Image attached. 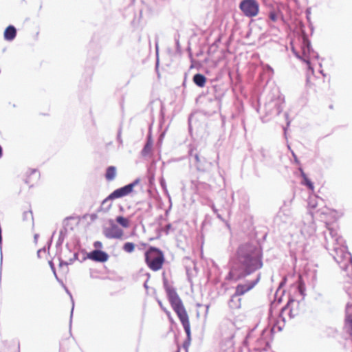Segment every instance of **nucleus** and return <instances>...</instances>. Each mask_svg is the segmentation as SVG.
I'll return each instance as SVG.
<instances>
[{
	"label": "nucleus",
	"mask_w": 352,
	"mask_h": 352,
	"mask_svg": "<svg viewBox=\"0 0 352 352\" xmlns=\"http://www.w3.org/2000/svg\"><path fill=\"white\" fill-rule=\"evenodd\" d=\"M49 264H50V267H51L52 270L53 271H54V263H53V262H52V261H50L49 262Z\"/></svg>",
	"instance_id": "nucleus-23"
},
{
	"label": "nucleus",
	"mask_w": 352,
	"mask_h": 352,
	"mask_svg": "<svg viewBox=\"0 0 352 352\" xmlns=\"http://www.w3.org/2000/svg\"><path fill=\"white\" fill-rule=\"evenodd\" d=\"M177 352H179V351H177Z\"/></svg>",
	"instance_id": "nucleus-32"
},
{
	"label": "nucleus",
	"mask_w": 352,
	"mask_h": 352,
	"mask_svg": "<svg viewBox=\"0 0 352 352\" xmlns=\"http://www.w3.org/2000/svg\"><path fill=\"white\" fill-rule=\"evenodd\" d=\"M317 80L315 76H311L308 77L307 78V86L309 89H314L316 87V81Z\"/></svg>",
	"instance_id": "nucleus-18"
},
{
	"label": "nucleus",
	"mask_w": 352,
	"mask_h": 352,
	"mask_svg": "<svg viewBox=\"0 0 352 352\" xmlns=\"http://www.w3.org/2000/svg\"><path fill=\"white\" fill-rule=\"evenodd\" d=\"M269 18L272 22H276L278 19V14L274 10H272L269 13Z\"/></svg>",
	"instance_id": "nucleus-20"
},
{
	"label": "nucleus",
	"mask_w": 352,
	"mask_h": 352,
	"mask_svg": "<svg viewBox=\"0 0 352 352\" xmlns=\"http://www.w3.org/2000/svg\"><path fill=\"white\" fill-rule=\"evenodd\" d=\"M116 168L113 166H109L106 170L105 178L107 181H112L116 178Z\"/></svg>",
	"instance_id": "nucleus-12"
},
{
	"label": "nucleus",
	"mask_w": 352,
	"mask_h": 352,
	"mask_svg": "<svg viewBox=\"0 0 352 352\" xmlns=\"http://www.w3.org/2000/svg\"><path fill=\"white\" fill-rule=\"evenodd\" d=\"M300 172H301V176L303 178V181H302V184L303 185L307 186L311 191H314V186L313 183L308 179L306 174L304 173V171L302 169H300Z\"/></svg>",
	"instance_id": "nucleus-14"
},
{
	"label": "nucleus",
	"mask_w": 352,
	"mask_h": 352,
	"mask_svg": "<svg viewBox=\"0 0 352 352\" xmlns=\"http://www.w3.org/2000/svg\"><path fill=\"white\" fill-rule=\"evenodd\" d=\"M299 280H300V284H299V289H301V285H302V277L301 276H299Z\"/></svg>",
	"instance_id": "nucleus-24"
},
{
	"label": "nucleus",
	"mask_w": 352,
	"mask_h": 352,
	"mask_svg": "<svg viewBox=\"0 0 352 352\" xmlns=\"http://www.w3.org/2000/svg\"><path fill=\"white\" fill-rule=\"evenodd\" d=\"M333 249H334V250H335L336 252H338V248H334Z\"/></svg>",
	"instance_id": "nucleus-28"
},
{
	"label": "nucleus",
	"mask_w": 352,
	"mask_h": 352,
	"mask_svg": "<svg viewBox=\"0 0 352 352\" xmlns=\"http://www.w3.org/2000/svg\"><path fill=\"white\" fill-rule=\"evenodd\" d=\"M16 34V29L14 26L10 25L8 26L4 32V38L8 41L13 40Z\"/></svg>",
	"instance_id": "nucleus-11"
},
{
	"label": "nucleus",
	"mask_w": 352,
	"mask_h": 352,
	"mask_svg": "<svg viewBox=\"0 0 352 352\" xmlns=\"http://www.w3.org/2000/svg\"><path fill=\"white\" fill-rule=\"evenodd\" d=\"M87 257L94 261L97 262H105L108 260V254L101 250H94L88 254Z\"/></svg>",
	"instance_id": "nucleus-8"
},
{
	"label": "nucleus",
	"mask_w": 352,
	"mask_h": 352,
	"mask_svg": "<svg viewBox=\"0 0 352 352\" xmlns=\"http://www.w3.org/2000/svg\"><path fill=\"white\" fill-rule=\"evenodd\" d=\"M306 62H307V63L309 65H310L309 61H308V60H307V61H306Z\"/></svg>",
	"instance_id": "nucleus-31"
},
{
	"label": "nucleus",
	"mask_w": 352,
	"mask_h": 352,
	"mask_svg": "<svg viewBox=\"0 0 352 352\" xmlns=\"http://www.w3.org/2000/svg\"><path fill=\"white\" fill-rule=\"evenodd\" d=\"M160 307H161L164 310V311L167 314V315H168V316H170V312H169L168 311H167L165 308H164V307H162V305L161 302H160Z\"/></svg>",
	"instance_id": "nucleus-22"
},
{
	"label": "nucleus",
	"mask_w": 352,
	"mask_h": 352,
	"mask_svg": "<svg viewBox=\"0 0 352 352\" xmlns=\"http://www.w3.org/2000/svg\"><path fill=\"white\" fill-rule=\"evenodd\" d=\"M135 248V243L132 242H126L122 246V250L126 253H132Z\"/></svg>",
	"instance_id": "nucleus-15"
},
{
	"label": "nucleus",
	"mask_w": 352,
	"mask_h": 352,
	"mask_svg": "<svg viewBox=\"0 0 352 352\" xmlns=\"http://www.w3.org/2000/svg\"><path fill=\"white\" fill-rule=\"evenodd\" d=\"M237 260L243 272L238 274L236 267H232L229 275L235 280L250 274V273L260 269L262 265V253L261 250L250 243L241 245L237 250Z\"/></svg>",
	"instance_id": "nucleus-1"
},
{
	"label": "nucleus",
	"mask_w": 352,
	"mask_h": 352,
	"mask_svg": "<svg viewBox=\"0 0 352 352\" xmlns=\"http://www.w3.org/2000/svg\"><path fill=\"white\" fill-rule=\"evenodd\" d=\"M139 182V179H136L131 184H129L128 185L124 186V187L115 190L106 198L104 201L107 200H113L116 199H119L129 195L131 192H133L134 187L136 185H138Z\"/></svg>",
	"instance_id": "nucleus-6"
},
{
	"label": "nucleus",
	"mask_w": 352,
	"mask_h": 352,
	"mask_svg": "<svg viewBox=\"0 0 352 352\" xmlns=\"http://www.w3.org/2000/svg\"><path fill=\"white\" fill-rule=\"evenodd\" d=\"M123 234V230L115 225L105 230V236L109 239H121Z\"/></svg>",
	"instance_id": "nucleus-9"
},
{
	"label": "nucleus",
	"mask_w": 352,
	"mask_h": 352,
	"mask_svg": "<svg viewBox=\"0 0 352 352\" xmlns=\"http://www.w3.org/2000/svg\"><path fill=\"white\" fill-rule=\"evenodd\" d=\"M166 292L173 309L177 314L187 336H189L190 334L189 317L182 300L174 289L166 287Z\"/></svg>",
	"instance_id": "nucleus-2"
},
{
	"label": "nucleus",
	"mask_w": 352,
	"mask_h": 352,
	"mask_svg": "<svg viewBox=\"0 0 352 352\" xmlns=\"http://www.w3.org/2000/svg\"><path fill=\"white\" fill-rule=\"evenodd\" d=\"M2 155H3V151H2L1 146H0V157L2 156Z\"/></svg>",
	"instance_id": "nucleus-26"
},
{
	"label": "nucleus",
	"mask_w": 352,
	"mask_h": 352,
	"mask_svg": "<svg viewBox=\"0 0 352 352\" xmlns=\"http://www.w3.org/2000/svg\"><path fill=\"white\" fill-rule=\"evenodd\" d=\"M40 177L39 172L36 170H30L26 173L25 182L30 186H34Z\"/></svg>",
	"instance_id": "nucleus-10"
},
{
	"label": "nucleus",
	"mask_w": 352,
	"mask_h": 352,
	"mask_svg": "<svg viewBox=\"0 0 352 352\" xmlns=\"http://www.w3.org/2000/svg\"><path fill=\"white\" fill-rule=\"evenodd\" d=\"M144 257L145 263L151 270L157 272L162 269L165 258L161 250L151 246L145 252Z\"/></svg>",
	"instance_id": "nucleus-3"
},
{
	"label": "nucleus",
	"mask_w": 352,
	"mask_h": 352,
	"mask_svg": "<svg viewBox=\"0 0 352 352\" xmlns=\"http://www.w3.org/2000/svg\"><path fill=\"white\" fill-rule=\"evenodd\" d=\"M193 82L197 86L204 87L206 82V78L200 74H197L193 76Z\"/></svg>",
	"instance_id": "nucleus-13"
},
{
	"label": "nucleus",
	"mask_w": 352,
	"mask_h": 352,
	"mask_svg": "<svg viewBox=\"0 0 352 352\" xmlns=\"http://www.w3.org/2000/svg\"><path fill=\"white\" fill-rule=\"evenodd\" d=\"M302 313L300 305L298 301L290 300L285 307L282 309L281 315L283 316L287 315L289 318L292 319L299 316Z\"/></svg>",
	"instance_id": "nucleus-5"
},
{
	"label": "nucleus",
	"mask_w": 352,
	"mask_h": 352,
	"mask_svg": "<svg viewBox=\"0 0 352 352\" xmlns=\"http://www.w3.org/2000/svg\"><path fill=\"white\" fill-rule=\"evenodd\" d=\"M116 221L124 228H128L130 226L129 219L122 216L118 217Z\"/></svg>",
	"instance_id": "nucleus-16"
},
{
	"label": "nucleus",
	"mask_w": 352,
	"mask_h": 352,
	"mask_svg": "<svg viewBox=\"0 0 352 352\" xmlns=\"http://www.w3.org/2000/svg\"><path fill=\"white\" fill-rule=\"evenodd\" d=\"M259 3L256 0H243L239 4V8L247 17H254L258 14Z\"/></svg>",
	"instance_id": "nucleus-4"
},
{
	"label": "nucleus",
	"mask_w": 352,
	"mask_h": 352,
	"mask_svg": "<svg viewBox=\"0 0 352 352\" xmlns=\"http://www.w3.org/2000/svg\"><path fill=\"white\" fill-rule=\"evenodd\" d=\"M317 206H318L317 198L316 197L309 198V208L311 210H314L317 207Z\"/></svg>",
	"instance_id": "nucleus-19"
},
{
	"label": "nucleus",
	"mask_w": 352,
	"mask_h": 352,
	"mask_svg": "<svg viewBox=\"0 0 352 352\" xmlns=\"http://www.w3.org/2000/svg\"><path fill=\"white\" fill-rule=\"evenodd\" d=\"M196 164L197 168L199 170H201L202 168V165L204 162H206V160L204 157L199 155V154H195V155Z\"/></svg>",
	"instance_id": "nucleus-17"
},
{
	"label": "nucleus",
	"mask_w": 352,
	"mask_h": 352,
	"mask_svg": "<svg viewBox=\"0 0 352 352\" xmlns=\"http://www.w3.org/2000/svg\"><path fill=\"white\" fill-rule=\"evenodd\" d=\"M338 239H339V237H336V241H338Z\"/></svg>",
	"instance_id": "nucleus-30"
},
{
	"label": "nucleus",
	"mask_w": 352,
	"mask_h": 352,
	"mask_svg": "<svg viewBox=\"0 0 352 352\" xmlns=\"http://www.w3.org/2000/svg\"><path fill=\"white\" fill-rule=\"evenodd\" d=\"M101 245H102V243H101L100 242H99V241H96V242L94 243V246H95L96 248H100V247H101Z\"/></svg>",
	"instance_id": "nucleus-21"
},
{
	"label": "nucleus",
	"mask_w": 352,
	"mask_h": 352,
	"mask_svg": "<svg viewBox=\"0 0 352 352\" xmlns=\"http://www.w3.org/2000/svg\"><path fill=\"white\" fill-rule=\"evenodd\" d=\"M257 283V280L252 281V282H248L244 284H239L236 287V290L234 294L232 296L231 302L233 301L234 298L242 296L247 293L248 292L250 291L252 289H253L255 285Z\"/></svg>",
	"instance_id": "nucleus-7"
},
{
	"label": "nucleus",
	"mask_w": 352,
	"mask_h": 352,
	"mask_svg": "<svg viewBox=\"0 0 352 352\" xmlns=\"http://www.w3.org/2000/svg\"><path fill=\"white\" fill-rule=\"evenodd\" d=\"M326 226L330 230V232L331 234L333 232V230H332V228H329V223H326Z\"/></svg>",
	"instance_id": "nucleus-25"
},
{
	"label": "nucleus",
	"mask_w": 352,
	"mask_h": 352,
	"mask_svg": "<svg viewBox=\"0 0 352 352\" xmlns=\"http://www.w3.org/2000/svg\"><path fill=\"white\" fill-rule=\"evenodd\" d=\"M346 254H347L346 253H344L343 256L345 257L346 256Z\"/></svg>",
	"instance_id": "nucleus-29"
},
{
	"label": "nucleus",
	"mask_w": 352,
	"mask_h": 352,
	"mask_svg": "<svg viewBox=\"0 0 352 352\" xmlns=\"http://www.w3.org/2000/svg\"><path fill=\"white\" fill-rule=\"evenodd\" d=\"M337 256H338V255L334 256V258H335V259H336V260H337V261H338V263H340V261H338V258H337Z\"/></svg>",
	"instance_id": "nucleus-27"
}]
</instances>
